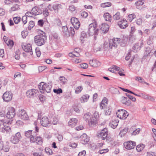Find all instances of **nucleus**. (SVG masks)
Here are the masks:
<instances>
[{"mask_svg": "<svg viewBox=\"0 0 156 156\" xmlns=\"http://www.w3.org/2000/svg\"><path fill=\"white\" fill-rule=\"evenodd\" d=\"M51 84L50 83H44L43 82H41L39 85L38 88L40 92L41 93L50 92Z\"/></svg>", "mask_w": 156, "mask_h": 156, "instance_id": "7ed1b4c3", "label": "nucleus"}, {"mask_svg": "<svg viewBox=\"0 0 156 156\" xmlns=\"http://www.w3.org/2000/svg\"><path fill=\"white\" fill-rule=\"evenodd\" d=\"M41 125L43 126L47 127L50 126L51 124V121L49 120L48 118L44 116L41 119Z\"/></svg>", "mask_w": 156, "mask_h": 156, "instance_id": "1a4fd4ad", "label": "nucleus"}, {"mask_svg": "<svg viewBox=\"0 0 156 156\" xmlns=\"http://www.w3.org/2000/svg\"><path fill=\"white\" fill-rule=\"evenodd\" d=\"M82 103H84L87 101V96L85 95H83L81 98L80 99Z\"/></svg>", "mask_w": 156, "mask_h": 156, "instance_id": "49530a36", "label": "nucleus"}, {"mask_svg": "<svg viewBox=\"0 0 156 156\" xmlns=\"http://www.w3.org/2000/svg\"><path fill=\"white\" fill-rule=\"evenodd\" d=\"M22 21L23 22V23L25 24L27 22V17L26 16H23L22 18Z\"/></svg>", "mask_w": 156, "mask_h": 156, "instance_id": "052dcab7", "label": "nucleus"}, {"mask_svg": "<svg viewBox=\"0 0 156 156\" xmlns=\"http://www.w3.org/2000/svg\"><path fill=\"white\" fill-rule=\"evenodd\" d=\"M53 91L57 94L62 93V90L61 88H59L58 89H54L53 90Z\"/></svg>", "mask_w": 156, "mask_h": 156, "instance_id": "864d4df0", "label": "nucleus"}, {"mask_svg": "<svg viewBox=\"0 0 156 156\" xmlns=\"http://www.w3.org/2000/svg\"><path fill=\"white\" fill-rule=\"evenodd\" d=\"M18 115L21 119L23 120H27L29 118L27 113L23 109L19 110Z\"/></svg>", "mask_w": 156, "mask_h": 156, "instance_id": "6e6552de", "label": "nucleus"}, {"mask_svg": "<svg viewBox=\"0 0 156 156\" xmlns=\"http://www.w3.org/2000/svg\"><path fill=\"white\" fill-rule=\"evenodd\" d=\"M120 39L119 38H114L113 39L111 40V41H114V43L117 44H119Z\"/></svg>", "mask_w": 156, "mask_h": 156, "instance_id": "603ef678", "label": "nucleus"}, {"mask_svg": "<svg viewBox=\"0 0 156 156\" xmlns=\"http://www.w3.org/2000/svg\"><path fill=\"white\" fill-rule=\"evenodd\" d=\"M121 102L125 105L129 106L130 105L131 101L129 99L125 97H122L121 98Z\"/></svg>", "mask_w": 156, "mask_h": 156, "instance_id": "a211bd4d", "label": "nucleus"}, {"mask_svg": "<svg viewBox=\"0 0 156 156\" xmlns=\"http://www.w3.org/2000/svg\"><path fill=\"white\" fill-rule=\"evenodd\" d=\"M59 4H56L55 5H52L51 4H48L47 6L48 9L50 11H54L55 12L58 11L59 9L58 7Z\"/></svg>", "mask_w": 156, "mask_h": 156, "instance_id": "9b49d317", "label": "nucleus"}, {"mask_svg": "<svg viewBox=\"0 0 156 156\" xmlns=\"http://www.w3.org/2000/svg\"><path fill=\"white\" fill-rule=\"evenodd\" d=\"M112 4L110 2L103 3L101 4V6L103 8L109 7L111 6Z\"/></svg>", "mask_w": 156, "mask_h": 156, "instance_id": "f704fd0d", "label": "nucleus"}, {"mask_svg": "<svg viewBox=\"0 0 156 156\" xmlns=\"http://www.w3.org/2000/svg\"><path fill=\"white\" fill-rule=\"evenodd\" d=\"M47 40V37L44 33L41 34L34 37L35 43L38 46H41L44 45Z\"/></svg>", "mask_w": 156, "mask_h": 156, "instance_id": "f03ea898", "label": "nucleus"}, {"mask_svg": "<svg viewBox=\"0 0 156 156\" xmlns=\"http://www.w3.org/2000/svg\"><path fill=\"white\" fill-rule=\"evenodd\" d=\"M124 145L126 149L130 150L134 148L136 145V142L132 141H128L124 142Z\"/></svg>", "mask_w": 156, "mask_h": 156, "instance_id": "0eeeda50", "label": "nucleus"}, {"mask_svg": "<svg viewBox=\"0 0 156 156\" xmlns=\"http://www.w3.org/2000/svg\"><path fill=\"white\" fill-rule=\"evenodd\" d=\"M102 47V46L101 45H99L98 44H94V46L93 47L94 51L97 52L98 51H100Z\"/></svg>", "mask_w": 156, "mask_h": 156, "instance_id": "7c9ffc66", "label": "nucleus"}, {"mask_svg": "<svg viewBox=\"0 0 156 156\" xmlns=\"http://www.w3.org/2000/svg\"><path fill=\"white\" fill-rule=\"evenodd\" d=\"M6 38L7 37H6L5 36L4 37L3 39L7 45L8 46H9L11 47L14 44L13 41L10 39L9 38H7V39H6Z\"/></svg>", "mask_w": 156, "mask_h": 156, "instance_id": "5701e85b", "label": "nucleus"}, {"mask_svg": "<svg viewBox=\"0 0 156 156\" xmlns=\"http://www.w3.org/2000/svg\"><path fill=\"white\" fill-rule=\"evenodd\" d=\"M83 89V87L81 86H79L77 87L76 89L75 92L76 94H79L80 93Z\"/></svg>", "mask_w": 156, "mask_h": 156, "instance_id": "de8ad7c7", "label": "nucleus"}, {"mask_svg": "<svg viewBox=\"0 0 156 156\" xmlns=\"http://www.w3.org/2000/svg\"><path fill=\"white\" fill-rule=\"evenodd\" d=\"M104 113L106 115H110L112 112V109L110 107H108L104 111Z\"/></svg>", "mask_w": 156, "mask_h": 156, "instance_id": "79ce46f5", "label": "nucleus"}, {"mask_svg": "<svg viewBox=\"0 0 156 156\" xmlns=\"http://www.w3.org/2000/svg\"><path fill=\"white\" fill-rule=\"evenodd\" d=\"M22 48L26 52H29L30 55L32 54V49L31 45L30 44H26L22 45Z\"/></svg>", "mask_w": 156, "mask_h": 156, "instance_id": "f8f14e48", "label": "nucleus"}, {"mask_svg": "<svg viewBox=\"0 0 156 156\" xmlns=\"http://www.w3.org/2000/svg\"><path fill=\"white\" fill-rule=\"evenodd\" d=\"M128 17L129 20L130 22H131L136 17V16L135 14H132L129 15Z\"/></svg>", "mask_w": 156, "mask_h": 156, "instance_id": "c03bdc74", "label": "nucleus"}, {"mask_svg": "<svg viewBox=\"0 0 156 156\" xmlns=\"http://www.w3.org/2000/svg\"><path fill=\"white\" fill-rule=\"evenodd\" d=\"M135 22L138 25H141L142 23V20L141 18L137 19Z\"/></svg>", "mask_w": 156, "mask_h": 156, "instance_id": "bf43d9fd", "label": "nucleus"}, {"mask_svg": "<svg viewBox=\"0 0 156 156\" xmlns=\"http://www.w3.org/2000/svg\"><path fill=\"white\" fill-rule=\"evenodd\" d=\"M120 18V14L119 12H117L114 15H113V18L116 20H119Z\"/></svg>", "mask_w": 156, "mask_h": 156, "instance_id": "58836bf2", "label": "nucleus"}, {"mask_svg": "<svg viewBox=\"0 0 156 156\" xmlns=\"http://www.w3.org/2000/svg\"><path fill=\"white\" fill-rule=\"evenodd\" d=\"M118 45L117 44L114 43V41H111V40H110L109 41V48H112L113 47H114L115 48L118 46Z\"/></svg>", "mask_w": 156, "mask_h": 156, "instance_id": "a19ab883", "label": "nucleus"}, {"mask_svg": "<svg viewBox=\"0 0 156 156\" xmlns=\"http://www.w3.org/2000/svg\"><path fill=\"white\" fill-rule=\"evenodd\" d=\"M80 14L81 16L83 18H86L88 16V13L85 11L82 12Z\"/></svg>", "mask_w": 156, "mask_h": 156, "instance_id": "09e8293b", "label": "nucleus"}, {"mask_svg": "<svg viewBox=\"0 0 156 156\" xmlns=\"http://www.w3.org/2000/svg\"><path fill=\"white\" fill-rule=\"evenodd\" d=\"M69 31L70 32V34H71L72 35H73L75 34L74 29L73 27H70L69 28Z\"/></svg>", "mask_w": 156, "mask_h": 156, "instance_id": "680f3d73", "label": "nucleus"}, {"mask_svg": "<svg viewBox=\"0 0 156 156\" xmlns=\"http://www.w3.org/2000/svg\"><path fill=\"white\" fill-rule=\"evenodd\" d=\"M13 94L11 92H6L4 93L2 98L4 101L6 102H8L12 99Z\"/></svg>", "mask_w": 156, "mask_h": 156, "instance_id": "423d86ee", "label": "nucleus"}, {"mask_svg": "<svg viewBox=\"0 0 156 156\" xmlns=\"http://www.w3.org/2000/svg\"><path fill=\"white\" fill-rule=\"evenodd\" d=\"M78 120L76 118H72L70 119L68 122V125L72 127H73L76 125Z\"/></svg>", "mask_w": 156, "mask_h": 156, "instance_id": "aec40b11", "label": "nucleus"}, {"mask_svg": "<svg viewBox=\"0 0 156 156\" xmlns=\"http://www.w3.org/2000/svg\"><path fill=\"white\" fill-rule=\"evenodd\" d=\"M97 123V120L94 118H92L91 119L89 122L88 123V126L90 127H94Z\"/></svg>", "mask_w": 156, "mask_h": 156, "instance_id": "c85d7f7f", "label": "nucleus"}, {"mask_svg": "<svg viewBox=\"0 0 156 156\" xmlns=\"http://www.w3.org/2000/svg\"><path fill=\"white\" fill-rule=\"evenodd\" d=\"M124 110V109H121V110H119L118 111V112H116V115L117 116V117L119 118L120 119H121L122 117V115L123 114L124 112L123 111V110Z\"/></svg>", "mask_w": 156, "mask_h": 156, "instance_id": "72a5a7b5", "label": "nucleus"}, {"mask_svg": "<svg viewBox=\"0 0 156 156\" xmlns=\"http://www.w3.org/2000/svg\"><path fill=\"white\" fill-rule=\"evenodd\" d=\"M45 151L47 153L49 154H51L53 153L52 151L50 148H46Z\"/></svg>", "mask_w": 156, "mask_h": 156, "instance_id": "8fccbe9b", "label": "nucleus"}, {"mask_svg": "<svg viewBox=\"0 0 156 156\" xmlns=\"http://www.w3.org/2000/svg\"><path fill=\"white\" fill-rule=\"evenodd\" d=\"M128 129L127 127L123 129L120 131L119 134L120 136L121 137L122 136H124L127 132Z\"/></svg>", "mask_w": 156, "mask_h": 156, "instance_id": "473e14b6", "label": "nucleus"}, {"mask_svg": "<svg viewBox=\"0 0 156 156\" xmlns=\"http://www.w3.org/2000/svg\"><path fill=\"white\" fill-rule=\"evenodd\" d=\"M84 128V127L82 125H80V126H77L76 127L75 129L76 130H81L83 129Z\"/></svg>", "mask_w": 156, "mask_h": 156, "instance_id": "338daca9", "label": "nucleus"}, {"mask_svg": "<svg viewBox=\"0 0 156 156\" xmlns=\"http://www.w3.org/2000/svg\"><path fill=\"white\" fill-rule=\"evenodd\" d=\"M108 149H102L101 150H100L99 151V152L100 154H103V153H105L107 152H108Z\"/></svg>", "mask_w": 156, "mask_h": 156, "instance_id": "69168bd1", "label": "nucleus"}, {"mask_svg": "<svg viewBox=\"0 0 156 156\" xmlns=\"http://www.w3.org/2000/svg\"><path fill=\"white\" fill-rule=\"evenodd\" d=\"M71 22L75 29L77 30L80 27V23L77 18L72 17L71 19Z\"/></svg>", "mask_w": 156, "mask_h": 156, "instance_id": "9d476101", "label": "nucleus"}, {"mask_svg": "<svg viewBox=\"0 0 156 156\" xmlns=\"http://www.w3.org/2000/svg\"><path fill=\"white\" fill-rule=\"evenodd\" d=\"M144 45V43L142 41H140L138 43L136 44L133 47L134 50V51H137L138 50H140Z\"/></svg>", "mask_w": 156, "mask_h": 156, "instance_id": "4468645a", "label": "nucleus"}, {"mask_svg": "<svg viewBox=\"0 0 156 156\" xmlns=\"http://www.w3.org/2000/svg\"><path fill=\"white\" fill-rule=\"evenodd\" d=\"M101 30L105 33L109 30L108 25L105 23H103L100 26Z\"/></svg>", "mask_w": 156, "mask_h": 156, "instance_id": "b1692460", "label": "nucleus"}, {"mask_svg": "<svg viewBox=\"0 0 156 156\" xmlns=\"http://www.w3.org/2000/svg\"><path fill=\"white\" fill-rule=\"evenodd\" d=\"M32 130H29L26 131L25 133V136L27 138H29L33 135L32 133Z\"/></svg>", "mask_w": 156, "mask_h": 156, "instance_id": "ea45409f", "label": "nucleus"}, {"mask_svg": "<svg viewBox=\"0 0 156 156\" xmlns=\"http://www.w3.org/2000/svg\"><path fill=\"white\" fill-rule=\"evenodd\" d=\"M92 23L89 20V23H90L88 26V34L90 36H92L95 35L94 40H96L97 37L96 35L98 33L99 29L97 27V24L94 19L92 21Z\"/></svg>", "mask_w": 156, "mask_h": 156, "instance_id": "f257e3e1", "label": "nucleus"}, {"mask_svg": "<svg viewBox=\"0 0 156 156\" xmlns=\"http://www.w3.org/2000/svg\"><path fill=\"white\" fill-rule=\"evenodd\" d=\"M128 40V38L127 37H123L122 38V39H120V41L119 44L120 46L122 47H124L126 45V44L127 43Z\"/></svg>", "mask_w": 156, "mask_h": 156, "instance_id": "4be33fe9", "label": "nucleus"}, {"mask_svg": "<svg viewBox=\"0 0 156 156\" xmlns=\"http://www.w3.org/2000/svg\"><path fill=\"white\" fill-rule=\"evenodd\" d=\"M48 9L47 8H45L43 10V13L45 16H47L49 15V12Z\"/></svg>", "mask_w": 156, "mask_h": 156, "instance_id": "5fc2aeb1", "label": "nucleus"}, {"mask_svg": "<svg viewBox=\"0 0 156 156\" xmlns=\"http://www.w3.org/2000/svg\"><path fill=\"white\" fill-rule=\"evenodd\" d=\"M34 136V135H33L30 137H29L30 138V142L31 143H34L36 141V138L35 139Z\"/></svg>", "mask_w": 156, "mask_h": 156, "instance_id": "0e129e2a", "label": "nucleus"}, {"mask_svg": "<svg viewBox=\"0 0 156 156\" xmlns=\"http://www.w3.org/2000/svg\"><path fill=\"white\" fill-rule=\"evenodd\" d=\"M123 111L124 112L123 114V115H122L121 119H125L127 118L129 114L125 110H123Z\"/></svg>", "mask_w": 156, "mask_h": 156, "instance_id": "a18cd8bd", "label": "nucleus"}, {"mask_svg": "<svg viewBox=\"0 0 156 156\" xmlns=\"http://www.w3.org/2000/svg\"><path fill=\"white\" fill-rule=\"evenodd\" d=\"M81 36L80 37V40L82 42V41H83L87 39V35L86 33L84 32H83L81 33Z\"/></svg>", "mask_w": 156, "mask_h": 156, "instance_id": "37998d69", "label": "nucleus"}, {"mask_svg": "<svg viewBox=\"0 0 156 156\" xmlns=\"http://www.w3.org/2000/svg\"><path fill=\"white\" fill-rule=\"evenodd\" d=\"M69 10L71 12H73L75 10V7L73 5L70 6L69 8Z\"/></svg>", "mask_w": 156, "mask_h": 156, "instance_id": "e2e57ef3", "label": "nucleus"}, {"mask_svg": "<svg viewBox=\"0 0 156 156\" xmlns=\"http://www.w3.org/2000/svg\"><path fill=\"white\" fill-rule=\"evenodd\" d=\"M36 143L38 144L41 145L42 144L43 140L40 137H37L36 138Z\"/></svg>", "mask_w": 156, "mask_h": 156, "instance_id": "4c0bfd02", "label": "nucleus"}, {"mask_svg": "<svg viewBox=\"0 0 156 156\" xmlns=\"http://www.w3.org/2000/svg\"><path fill=\"white\" fill-rule=\"evenodd\" d=\"M107 99L105 98L102 101L100 106V108L101 109L105 108L107 105Z\"/></svg>", "mask_w": 156, "mask_h": 156, "instance_id": "412c9836", "label": "nucleus"}, {"mask_svg": "<svg viewBox=\"0 0 156 156\" xmlns=\"http://www.w3.org/2000/svg\"><path fill=\"white\" fill-rule=\"evenodd\" d=\"M89 63L90 66L93 67H97L100 65V62L98 61L95 59H92L90 60Z\"/></svg>", "mask_w": 156, "mask_h": 156, "instance_id": "dca6fc26", "label": "nucleus"}, {"mask_svg": "<svg viewBox=\"0 0 156 156\" xmlns=\"http://www.w3.org/2000/svg\"><path fill=\"white\" fill-rule=\"evenodd\" d=\"M15 110L14 108L10 107L8 108L6 117L8 119H11L15 116Z\"/></svg>", "mask_w": 156, "mask_h": 156, "instance_id": "39448f33", "label": "nucleus"}, {"mask_svg": "<svg viewBox=\"0 0 156 156\" xmlns=\"http://www.w3.org/2000/svg\"><path fill=\"white\" fill-rule=\"evenodd\" d=\"M37 90L32 89L28 90L26 92V94L27 97L30 98L37 93Z\"/></svg>", "mask_w": 156, "mask_h": 156, "instance_id": "f3484780", "label": "nucleus"}, {"mask_svg": "<svg viewBox=\"0 0 156 156\" xmlns=\"http://www.w3.org/2000/svg\"><path fill=\"white\" fill-rule=\"evenodd\" d=\"M19 9V5L17 4H15L11 8L10 11V12L18 10Z\"/></svg>", "mask_w": 156, "mask_h": 156, "instance_id": "c9c22d12", "label": "nucleus"}, {"mask_svg": "<svg viewBox=\"0 0 156 156\" xmlns=\"http://www.w3.org/2000/svg\"><path fill=\"white\" fill-rule=\"evenodd\" d=\"M62 31L64 33L66 36L69 37L70 35V33L68 30L67 26H63L62 27Z\"/></svg>", "mask_w": 156, "mask_h": 156, "instance_id": "bb28decb", "label": "nucleus"}, {"mask_svg": "<svg viewBox=\"0 0 156 156\" xmlns=\"http://www.w3.org/2000/svg\"><path fill=\"white\" fill-rule=\"evenodd\" d=\"M151 48L149 47H147L146 48V50H145V52H146V54L148 55L149 54L151 53Z\"/></svg>", "mask_w": 156, "mask_h": 156, "instance_id": "13d9d810", "label": "nucleus"}, {"mask_svg": "<svg viewBox=\"0 0 156 156\" xmlns=\"http://www.w3.org/2000/svg\"><path fill=\"white\" fill-rule=\"evenodd\" d=\"M144 1L142 0H139L136 2L135 3V4L137 6L136 8L138 9V7L143 5L144 3Z\"/></svg>", "mask_w": 156, "mask_h": 156, "instance_id": "e433bc0d", "label": "nucleus"}, {"mask_svg": "<svg viewBox=\"0 0 156 156\" xmlns=\"http://www.w3.org/2000/svg\"><path fill=\"white\" fill-rule=\"evenodd\" d=\"M140 132V128L137 129L133 131L132 133V135L135 136L136 135L139 134Z\"/></svg>", "mask_w": 156, "mask_h": 156, "instance_id": "3c124183", "label": "nucleus"}, {"mask_svg": "<svg viewBox=\"0 0 156 156\" xmlns=\"http://www.w3.org/2000/svg\"><path fill=\"white\" fill-rule=\"evenodd\" d=\"M31 11L32 14L34 16L40 14L41 13V12L38 8L36 6L34 7L32 9Z\"/></svg>", "mask_w": 156, "mask_h": 156, "instance_id": "393cba45", "label": "nucleus"}, {"mask_svg": "<svg viewBox=\"0 0 156 156\" xmlns=\"http://www.w3.org/2000/svg\"><path fill=\"white\" fill-rule=\"evenodd\" d=\"M109 71L114 73L116 71H121L122 69L119 67L116 66H112V67L108 69Z\"/></svg>", "mask_w": 156, "mask_h": 156, "instance_id": "a878e982", "label": "nucleus"}, {"mask_svg": "<svg viewBox=\"0 0 156 156\" xmlns=\"http://www.w3.org/2000/svg\"><path fill=\"white\" fill-rule=\"evenodd\" d=\"M97 123V120L94 118H92L91 119L89 122L88 123V126L90 127H94Z\"/></svg>", "mask_w": 156, "mask_h": 156, "instance_id": "cd10ccee", "label": "nucleus"}, {"mask_svg": "<svg viewBox=\"0 0 156 156\" xmlns=\"http://www.w3.org/2000/svg\"><path fill=\"white\" fill-rule=\"evenodd\" d=\"M93 116L95 118L94 119L97 120L99 117V112H98L95 111L94 114Z\"/></svg>", "mask_w": 156, "mask_h": 156, "instance_id": "4d7b16f0", "label": "nucleus"}, {"mask_svg": "<svg viewBox=\"0 0 156 156\" xmlns=\"http://www.w3.org/2000/svg\"><path fill=\"white\" fill-rule=\"evenodd\" d=\"M119 120L117 117L116 118L115 117L113 118L112 120L110 123V126L113 129H115L118 125Z\"/></svg>", "mask_w": 156, "mask_h": 156, "instance_id": "ddd939ff", "label": "nucleus"}, {"mask_svg": "<svg viewBox=\"0 0 156 156\" xmlns=\"http://www.w3.org/2000/svg\"><path fill=\"white\" fill-rule=\"evenodd\" d=\"M108 134V132L107 129L104 128L101 131L99 136L102 139L105 140L107 137Z\"/></svg>", "mask_w": 156, "mask_h": 156, "instance_id": "2eb2a0df", "label": "nucleus"}, {"mask_svg": "<svg viewBox=\"0 0 156 156\" xmlns=\"http://www.w3.org/2000/svg\"><path fill=\"white\" fill-rule=\"evenodd\" d=\"M22 136L20 133L18 132L15 134L12 135L10 138V141L14 144H17L20 141Z\"/></svg>", "mask_w": 156, "mask_h": 156, "instance_id": "20e7f679", "label": "nucleus"}, {"mask_svg": "<svg viewBox=\"0 0 156 156\" xmlns=\"http://www.w3.org/2000/svg\"><path fill=\"white\" fill-rule=\"evenodd\" d=\"M145 147V145L143 144H140L136 147V150L138 152H140L142 151Z\"/></svg>", "mask_w": 156, "mask_h": 156, "instance_id": "2f4dec72", "label": "nucleus"}, {"mask_svg": "<svg viewBox=\"0 0 156 156\" xmlns=\"http://www.w3.org/2000/svg\"><path fill=\"white\" fill-rule=\"evenodd\" d=\"M86 154V151H83L79 153L78 154V156H84Z\"/></svg>", "mask_w": 156, "mask_h": 156, "instance_id": "774afa93", "label": "nucleus"}, {"mask_svg": "<svg viewBox=\"0 0 156 156\" xmlns=\"http://www.w3.org/2000/svg\"><path fill=\"white\" fill-rule=\"evenodd\" d=\"M13 20L16 24H17L20 20V18L18 17H16L13 18Z\"/></svg>", "mask_w": 156, "mask_h": 156, "instance_id": "6e6d98bb", "label": "nucleus"}, {"mask_svg": "<svg viewBox=\"0 0 156 156\" xmlns=\"http://www.w3.org/2000/svg\"><path fill=\"white\" fill-rule=\"evenodd\" d=\"M106 21L111 22L112 17L109 13L108 12L105 13L103 15Z\"/></svg>", "mask_w": 156, "mask_h": 156, "instance_id": "c756f323", "label": "nucleus"}, {"mask_svg": "<svg viewBox=\"0 0 156 156\" xmlns=\"http://www.w3.org/2000/svg\"><path fill=\"white\" fill-rule=\"evenodd\" d=\"M118 24L122 29L125 28L128 26L127 22L125 19H123L121 21L119 22Z\"/></svg>", "mask_w": 156, "mask_h": 156, "instance_id": "6ab92c4d", "label": "nucleus"}]
</instances>
